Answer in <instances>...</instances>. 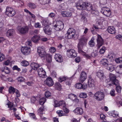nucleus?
Returning a JSON list of instances; mask_svg holds the SVG:
<instances>
[{
	"label": "nucleus",
	"mask_w": 122,
	"mask_h": 122,
	"mask_svg": "<svg viewBox=\"0 0 122 122\" xmlns=\"http://www.w3.org/2000/svg\"><path fill=\"white\" fill-rule=\"evenodd\" d=\"M37 52L39 56L41 58L46 57L47 62L51 63L52 61V56L50 54H46L44 47H39L37 48Z\"/></svg>",
	"instance_id": "1"
},
{
	"label": "nucleus",
	"mask_w": 122,
	"mask_h": 122,
	"mask_svg": "<svg viewBox=\"0 0 122 122\" xmlns=\"http://www.w3.org/2000/svg\"><path fill=\"white\" fill-rule=\"evenodd\" d=\"M111 116L113 117H116L118 115V112L116 111H114L113 112H112L111 113Z\"/></svg>",
	"instance_id": "49"
},
{
	"label": "nucleus",
	"mask_w": 122,
	"mask_h": 122,
	"mask_svg": "<svg viewBox=\"0 0 122 122\" xmlns=\"http://www.w3.org/2000/svg\"><path fill=\"white\" fill-rule=\"evenodd\" d=\"M30 65L32 68L35 70H37L40 66V65L35 62L32 63Z\"/></svg>",
	"instance_id": "26"
},
{
	"label": "nucleus",
	"mask_w": 122,
	"mask_h": 122,
	"mask_svg": "<svg viewBox=\"0 0 122 122\" xmlns=\"http://www.w3.org/2000/svg\"><path fill=\"white\" fill-rule=\"evenodd\" d=\"M5 13L9 16L12 17L15 15L16 12L12 8L7 6L6 8Z\"/></svg>",
	"instance_id": "3"
},
{
	"label": "nucleus",
	"mask_w": 122,
	"mask_h": 122,
	"mask_svg": "<svg viewBox=\"0 0 122 122\" xmlns=\"http://www.w3.org/2000/svg\"><path fill=\"white\" fill-rule=\"evenodd\" d=\"M87 41V39L86 37H82L80 39L78 45L83 46L86 45Z\"/></svg>",
	"instance_id": "16"
},
{
	"label": "nucleus",
	"mask_w": 122,
	"mask_h": 122,
	"mask_svg": "<svg viewBox=\"0 0 122 122\" xmlns=\"http://www.w3.org/2000/svg\"><path fill=\"white\" fill-rule=\"evenodd\" d=\"M29 28L27 26H25L22 27L19 29V31L22 34H25L28 33Z\"/></svg>",
	"instance_id": "14"
},
{
	"label": "nucleus",
	"mask_w": 122,
	"mask_h": 122,
	"mask_svg": "<svg viewBox=\"0 0 122 122\" xmlns=\"http://www.w3.org/2000/svg\"><path fill=\"white\" fill-rule=\"evenodd\" d=\"M106 67L107 69L110 71H112L115 70L114 66L112 64H108Z\"/></svg>",
	"instance_id": "29"
},
{
	"label": "nucleus",
	"mask_w": 122,
	"mask_h": 122,
	"mask_svg": "<svg viewBox=\"0 0 122 122\" xmlns=\"http://www.w3.org/2000/svg\"><path fill=\"white\" fill-rule=\"evenodd\" d=\"M67 78L66 77H60L58 79V81L61 82L65 80H66Z\"/></svg>",
	"instance_id": "45"
},
{
	"label": "nucleus",
	"mask_w": 122,
	"mask_h": 122,
	"mask_svg": "<svg viewBox=\"0 0 122 122\" xmlns=\"http://www.w3.org/2000/svg\"><path fill=\"white\" fill-rule=\"evenodd\" d=\"M56 112L59 116L61 117L63 115V111L61 110H58L56 111Z\"/></svg>",
	"instance_id": "55"
},
{
	"label": "nucleus",
	"mask_w": 122,
	"mask_h": 122,
	"mask_svg": "<svg viewBox=\"0 0 122 122\" xmlns=\"http://www.w3.org/2000/svg\"><path fill=\"white\" fill-rule=\"evenodd\" d=\"M29 116L31 118H32L33 119L36 120V117L35 115L33 113H30L29 114Z\"/></svg>",
	"instance_id": "59"
},
{
	"label": "nucleus",
	"mask_w": 122,
	"mask_h": 122,
	"mask_svg": "<svg viewBox=\"0 0 122 122\" xmlns=\"http://www.w3.org/2000/svg\"><path fill=\"white\" fill-rule=\"evenodd\" d=\"M83 46L78 45V52L82 54L83 55V53H85L82 50Z\"/></svg>",
	"instance_id": "41"
},
{
	"label": "nucleus",
	"mask_w": 122,
	"mask_h": 122,
	"mask_svg": "<svg viewBox=\"0 0 122 122\" xmlns=\"http://www.w3.org/2000/svg\"><path fill=\"white\" fill-rule=\"evenodd\" d=\"M54 58L56 60L57 62H61L63 61L62 56L59 54H56L54 56Z\"/></svg>",
	"instance_id": "18"
},
{
	"label": "nucleus",
	"mask_w": 122,
	"mask_h": 122,
	"mask_svg": "<svg viewBox=\"0 0 122 122\" xmlns=\"http://www.w3.org/2000/svg\"><path fill=\"white\" fill-rule=\"evenodd\" d=\"M30 99L31 102L33 103H34L36 100V98L34 97H31Z\"/></svg>",
	"instance_id": "63"
},
{
	"label": "nucleus",
	"mask_w": 122,
	"mask_h": 122,
	"mask_svg": "<svg viewBox=\"0 0 122 122\" xmlns=\"http://www.w3.org/2000/svg\"><path fill=\"white\" fill-rule=\"evenodd\" d=\"M55 87L56 89L59 90H60L61 89V86L58 82H56L55 83Z\"/></svg>",
	"instance_id": "33"
},
{
	"label": "nucleus",
	"mask_w": 122,
	"mask_h": 122,
	"mask_svg": "<svg viewBox=\"0 0 122 122\" xmlns=\"http://www.w3.org/2000/svg\"><path fill=\"white\" fill-rule=\"evenodd\" d=\"M115 61L118 63H121L122 62V57H120L116 58L115 60Z\"/></svg>",
	"instance_id": "50"
},
{
	"label": "nucleus",
	"mask_w": 122,
	"mask_h": 122,
	"mask_svg": "<svg viewBox=\"0 0 122 122\" xmlns=\"http://www.w3.org/2000/svg\"><path fill=\"white\" fill-rule=\"evenodd\" d=\"M109 77L110 78V80L112 82L116 79V77L115 75L112 73L110 74Z\"/></svg>",
	"instance_id": "35"
},
{
	"label": "nucleus",
	"mask_w": 122,
	"mask_h": 122,
	"mask_svg": "<svg viewBox=\"0 0 122 122\" xmlns=\"http://www.w3.org/2000/svg\"><path fill=\"white\" fill-rule=\"evenodd\" d=\"M61 14L63 16L65 17H70L72 15L71 13V12L67 11L62 12Z\"/></svg>",
	"instance_id": "24"
},
{
	"label": "nucleus",
	"mask_w": 122,
	"mask_h": 122,
	"mask_svg": "<svg viewBox=\"0 0 122 122\" xmlns=\"http://www.w3.org/2000/svg\"><path fill=\"white\" fill-rule=\"evenodd\" d=\"M40 37L39 36L36 35L31 38L32 41L34 42H37L40 39Z\"/></svg>",
	"instance_id": "31"
},
{
	"label": "nucleus",
	"mask_w": 122,
	"mask_h": 122,
	"mask_svg": "<svg viewBox=\"0 0 122 122\" xmlns=\"http://www.w3.org/2000/svg\"><path fill=\"white\" fill-rule=\"evenodd\" d=\"M71 81V80L70 78H67L66 80V85H70Z\"/></svg>",
	"instance_id": "53"
},
{
	"label": "nucleus",
	"mask_w": 122,
	"mask_h": 122,
	"mask_svg": "<svg viewBox=\"0 0 122 122\" xmlns=\"http://www.w3.org/2000/svg\"><path fill=\"white\" fill-rule=\"evenodd\" d=\"M101 12L106 16L108 17L111 14V12L109 8L107 7H103L102 8Z\"/></svg>",
	"instance_id": "6"
},
{
	"label": "nucleus",
	"mask_w": 122,
	"mask_h": 122,
	"mask_svg": "<svg viewBox=\"0 0 122 122\" xmlns=\"http://www.w3.org/2000/svg\"><path fill=\"white\" fill-rule=\"evenodd\" d=\"M21 65L24 66H27L29 65L28 62L26 61H24L21 63Z\"/></svg>",
	"instance_id": "47"
},
{
	"label": "nucleus",
	"mask_w": 122,
	"mask_h": 122,
	"mask_svg": "<svg viewBox=\"0 0 122 122\" xmlns=\"http://www.w3.org/2000/svg\"><path fill=\"white\" fill-rule=\"evenodd\" d=\"M100 63L103 66L106 67L108 64V60L106 59L103 58L100 61Z\"/></svg>",
	"instance_id": "25"
},
{
	"label": "nucleus",
	"mask_w": 122,
	"mask_h": 122,
	"mask_svg": "<svg viewBox=\"0 0 122 122\" xmlns=\"http://www.w3.org/2000/svg\"><path fill=\"white\" fill-rule=\"evenodd\" d=\"M1 70L2 72H4L7 74L9 73L10 72V69L6 66L3 67Z\"/></svg>",
	"instance_id": "30"
},
{
	"label": "nucleus",
	"mask_w": 122,
	"mask_h": 122,
	"mask_svg": "<svg viewBox=\"0 0 122 122\" xmlns=\"http://www.w3.org/2000/svg\"><path fill=\"white\" fill-rule=\"evenodd\" d=\"M105 47L104 46L102 47L99 51V53L101 54H103L105 52Z\"/></svg>",
	"instance_id": "52"
},
{
	"label": "nucleus",
	"mask_w": 122,
	"mask_h": 122,
	"mask_svg": "<svg viewBox=\"0 0 122 122\" xmlns=\"http://www.w3.org/2000/svg\"><path fill=\"white\" fill-rule=\"evenodd\" d=\"M115 90L114 89H112L110 92V93L111 95L113 97L115 95Z\"/></svg>",
	"instance_id": "61"
},
{
	"label": "nucleus",
	"mask_w": 122,
	"mask_h": 122,
	"mask_svg": "<svg viewBox=\"0 0 122 122\" xmlns=\"http://www.w3.org/2000/svg\"><path fill=\"white\" fill-rule=\"evenodd\" d=\"M75 98H76V96L74 94H71L69 95V98L72 101L74 100Z\"/></svg>",
	"instance_id": "42"
},
{
	"label": "nucleus",
	"mask_w": 122,
	"mask_h": 122,
	"mask_svg": "<svg viewBox=\"0 0 122 122\" xmlns=\"http://www.w3.org/2000/svg\"><path fill=\"white\" fill-rule=\"evenodd\" d=\"M42 23L43 25L45 26H48V25H50L51 23L50 21L47 18H46L43 20Z\"/></svg>",
	"instance_id": "28"
},
{
	"label": "nucleus",
	"mask_w": 122,
	"mask_h": 122,
	"mask_svg": "<svg viewBox=\"0 0 122 122\" xmlns=\"http://www.w3.org/2000/svg\"><path fill=\"white\" fill-rule=\"evenodd\" d=\"M96 75L101 80H103L105 77L104 73L102 71H99L97 72Z\"/></svg>",
	"instance_id": "22"
},
{
	"label": "nucleus",
	"mask_w": 122,
	"mask_h": 122,
	"mask_svg": "<svg viewBox=\"0 0 122 122\" xmlns=\"http://www.w3.org/2000/svg\"><path fill=\"white\" fill-rule=\"evenodd\" d=\"M94 38H92L91 40L89 43V45L91 47L95 45V43L94 41Z\"/></svg>",
	"instance_id": "39"
},
{
	"label": "nucleus",
	"mask_w": 122,
	"mask_h": 122,
	"mask_svg": "<svg viewBox=\"0 0 122 122\" xmlns=\"http://www.w3.org/2000/svg\"><path fill=\"white\" fill-rule=\"evenodd\" d=\"M79 96L81 98H84L87 97V95L85 92H82L80 94Z\"/></svg>",
	"instance_id": "38"
},
{
	"label": "nucleus",
	"mask_w": 122,
	"mask_h": 122,
	"mask_svg": "<svg viewBox=\"0 0 122 122\" xmlns=\"http://www.w3.org/2000/svg\"><path fill=\"white\" fill-rule=\"evenodd\" d=\"M40 3L42 5L48 4L50 1V0H39Z\"/></svg>",
	"instance_id": "34"
},
{
	"label": "nucleus",
	"mask_w": 122,
	"mask_h": 122,
	"mask_svg": "<svg viewBox=\"0 0 122 122\" xmlns=\"http://www.w3.org/2000/svg\"><path fill=\"white\" fill-rule=\"evenodd\" d=\"M89 78L88 81L89 86L90 87H93L95 85L94 80L91 76H89Z\"/></svg>",
	"instance_id": "20"
},
{
	"label": "nucleus",
	"mask_w": 122,
	"mask_h": 122,
	"mask_svg": "<svg viewBox=\"0 0 122 122\" xmlns=\"http://www.w3.org/2000/svg\"><path fill=\"white\" fill-rule=\"evenodd\" d=\"M28 6L30 9H34L36 7V5L33 3H29L28 5Z\"/></svg>",
	"instance_id": "32"
},
{
	"label": "nucleus",
	"mask_w": 122,
	"mask_h": 122,
	"mask_svg": "<svg viewBox=\"0 0 122 122\" xmlns=\"http://www.w3.org/2000/svg\"><path fill=\"white\" fill-rule=\"evenodd\" d=\"M55 29L56 31L61 30L63 28L64 24L61 21H57L56 24L54 25Z\"/></svg>",
	"instance_id": "8"
},
{
	"label": "nucleus",
	"mask_w": 122,
	"mask_h": 122,
	"mask_svg": "<svg viewBox=\"0 0 122 122\" xmlns=\"http://www.w3.org/2000/svg\"><path fill=\"white\" fill-rule=\"evenodd\" d=\"M38 73L39 76L42 78L46 77V73L42 68H39L38 70Z\"/></svg>",
	"instance_id": "11"
},
{
	"label": "nucleus",
	"mask_w": 122,
	"mask_h": 122,
	"mask_svg": "<svg viewBox=\"0 0 122 122\" xmlns=\"http://www.w3.org/2000/svg\"><path fill=\"white\" fill-rule=\"evenodd\" d=\"M104 95L103 93L100 91L96 93L94 96V98L98 101L102 100L104 98Z\"/></svg>",
	"instance_id": "4"
},
{
	"label": "nucleus",
	"mask_w": 122,
	"mask_h": 122,
	"mask_svg": "<svg viewBox=\"0 0 122 122\" xmlns=\"http://www.w3.org/2000/svg\"><path fill=\"white\" fill-rule=\"evenodd\" d=\"M81 19L84 23H86L87 22V20L84 15H81Z\"/></svg>",
	"instance_id": "54"
},
{
	"label": "nucleus",
	"mask_w": 122,
	"mask_h": 122,
	"mask_svg": "<svg viewBox=\"0 0 122 122\" xmlns=\"http://www.w3.org/2000/svg\"><path fill=\"white\" fill-rule=\"evenodd\" d=\"M17 79L18 81L20 82H22L25 80V79L22 76H19Z\"/></svg>",
	"instance_id": "48"
},
{
	"label": "nucleus",
	"mask_w": 122,
	"mask_h": 122,
	"mask_svg": "<svg viewBox=\"0 0 122 122\" xmlns=\"http://www.w3.org/2000/svg\"><path fill=\"white\" fill-rule=\"evenodd\" d=\"M121 89L122 87L120 86V85L116 86V90L117 92L120 93L121 92Z\"/></svg>",
	"instance_id": "43"
},
{
	"label": "nucleus",
	"mask_w": 122,
	"mask_h": 122,
	"mask_svg": "<svg viewBox=\"0 0 122 122\" xmlns=\"http://www.w3.org/2000/svg\"><path fill=\"white\" fill-rule=\"evenodd\" d=\"M97 41V46L99 49L102 45L104 43L102 39L100 36L98 35Z\"/></svg>",
	"instance_id": "12"
},
{
	"label": "nucleus",
	"mask_w": 122,
	"mask_h": 122,
	"mask_svg": "<svg viewBox=\"0 0 122 122\" xmlns=\"http://www.w3.org/2000/svg\"><path fill=\"white\" fill-rule=\"evenodd\" d=\"M15 96L16 97H19L20 96V94L19 91L17 89L15 92Z\"/></svg>",
	"instance_id": "57"
},
{
	"label": "nucleus",
	"mask_w": 122,
	"mask_h": 122,
	"mask_svg": "<svg viewBox=\"0 0 122 122\" xmlns=\"http://www.w3.org/2000/svg\"><path fill=\"white\" fill-rule=\"evenodd\" d=\"M51 93L48 91H46L45 93V96L46 97L48 98L51 96Z\"/></svg>",
	"instance_id": "51"
},
{
	"label": "nucleus",
	"mask_w": 122,
	"mask_h": 122,
	"mask_svg": "<svg viewBox=\"0 0 122 122\" xmlns=\"http://www.w3.org/2000/svg\"><path fill=\"white\" fill-rule=\"evenodd\" d=\"M15 32V30L13 29L9 30L6 33V35L8 37L13 36Z\"/></svg>",
	"instance_id": "27"
},
{
	"label": "nucleus",
	"mask_w": 122,
	"mask_h": 122,
	"mask_svg": "<svg viewBox=\"0 0 122 122\" xmlns=\"http://www.w3.org/2000/svg\"><path fill=\"white\" fill-rule=\"evenodd\" d=\"M86 78V73L82 71L80 75V81L82 83L85 80Z\"/></svg>",
	"instance_id": "15"
},
{
	"label": "nucleus",
	"mask_w": 122,
	"mask_h": 122,
	"mask_svg": "<svg viewBox=\"0 0 122 122\" xmlns=\"http://www.w3.org/2000/svg\"><path fill=\"white\" fill-rule=\"evenodd\" d=\"M76 32L74 29L69 28L67 31V37L68 39H74L75 37Z\"/></svg>",
	"instance_id": "2"
},
{
	"label": "nucleus",
	"mask_w": 122,
	"mask_h": 122,
	"mask_svg": "<svg viewBox=\"0 0 122 122\" xmlns=\"http://www.w3.org/2000/svg\"><path fill=\"white\" fill-rule=\"evenodd\" d=\"M75 87L78 89H82L83 90L86 89L87 87L86 85H83L82 84L79 83H76L75 85Z\"/></svg>",
	"instance_id": "19"
},
{
	"label": "nucleus",
	"mask_w": 122,
	"mask_h": 122,
	"mask_svg": "<svg viewBox=\"0 0 122 122\" xmlns=\"http://www.w3.org/2000/svg\"><path fill=\"white\" fill-rule=\"evenodd\" d=\"M5 58L4 54L0 52V62H2L5 59Z\"/></svg>",
	"instance_id": "44"
},
{
	"label": "nucleus",
	"mask_w": 122,
	"mask_h": 122,
	"mask_svg": "<svg viewBox=\"0 0 122 122\" xmlns=\"http://www.w3.org/2000/svg\"><path fill=\"white\" fill-rule=\"evenodd\" d=\"M21 50L22 53L25 55H29L30 53V48L28 46H26L25 47H22Z\"/></svg>",
	"instance_id": "9"
},
{
	"label": "nucleus",
	"mask_w": 122,
	"mask_h": 122,
	"mask_svg": "<svg viewBox=\"0 0 122 122\" xmlns=\"http://www.w3.org/2000/svg\"><path fill=\"white\" fill-rule=\"evenodd\" d=\"M74 112L77 114L81 115L83 112V109L81 108L77 107L76 108L74 111Z\"/></svg>",
	"instance_id": "21"
},
{
	"label": "nucleus",
	"mask_w": 122,
	"mask_h": 122,
	"mask_svg": "<svg viewBox=\"0 0 122 122\" xmlns=\"http://www.w3.org/2000/svg\"><path fill=\"white\" fill-rule=\"evenodd\" d=\"M84 3L81 0L78 1L76 3V6L77 8L80 10H82L83 8H84Z\"/></svg>",
	"instance_id": "13"
},
{
	"label": "nucleus",
	"mask_w": 122,
	"mask_h": 122,
	"mask_svg": "<svg viewBox=\"0 0 122 122\" xmlns=\"http://www.w3.org/2000/svg\"><path fill=\"white\" fill-rule=\"evenodd\" d=\"M25 45L26 46H28V47H30V46L32 45L31 41L30 40L28 41L25 43Z\"/></svg>",
	"instance_id": "60"
},
{
	"label": "nucleus",
	"mask_w": 122,
	"mask_h": 122,
	"mask_svg": "<svg viewBox=\"0 0 122 122\" xmlns=\"http://www.w3.org/2000/svg\"><path fill=\"white\" fill-rule=\"evenodd\" d=\"M46 101V99L44 97H43L41 98L39 101L40 104L42 105L44 104Z\"/></svg>",
	"instance_id": "46"
},
{
	"label": "nucleus",
	"mask_w": 122,
	"mask_h": 122,
	"mask_svg": "<svg viewBox=\"0 0 122 122\" xmlns=\"http://www.w3.org/2000/svg\"><path fill=\"white\" fill-rule=\"evenodd\" d=\"M67 56L69 57L74 58L77 56L75 51L73 49H68L67 51Z\"/></svg>",
	"instance_id": "5"
},
{
	"label": "nucleus",
	"mask_w": 122,
	"mask_h": 122,
	"mask_svg": "<svg viewBox=\"0 0 122 122\" xmlns=\"http://www.w3.org/2000/svg\"><path fill=\"white\" fill-rule=\"evenodd\" d=\"M59 103L60 106H62L63 107H64V106H66V105L65 104V102L63 101H60L59 102Z\"/></svg>",
	"instance_id": "64"
},
{
	"label": "nucleus",
	"mask_w": 122,
	"mask_h": 122,
	"mask_svg": "<svg viewBox=\"0 0 122 122\" xmlns=\"http://www.w3.org/2000/svg\"><path fill=\"white\" fill-rule=\"evenodd\" d=\"M100 2L101 5H104L107 3V0H100Z\"/></svg>",
	"instance_id": "58"
},
{
	"label": "nucleus",
	"mask_w": 122,
	"mask_h": 122,
	"mask_svg": "<svg viewBox=\"0 0 122 122\" xmlns=\"http://www.w3.org/2000/svg\"><path fill=\"white\" fill-rule=\"evenodd\" d=\"M63 110L64 112L66 113H68L69 112L68 110L66 107L65 106H64L63 107Z\"/></svg>",
	"instance_id": "62"
},
{
	"label": "nucleus",
	"mask_w": 122,
	"mask_h": 122,
	"mask_svg": "<svg viewBox=\"0 0 122 122\" xmlns=\"http://www.w3.org/2000/svg\"><path fill=\"white\" fill-rule=\"evenodd\" d=\"M84 7H86V9L88 11H91V13H94L95 10L92 8V4L90 3L85 2L84 3Z\"/></svg>",
	"instance_id": "7"
},
{
	"label": "nucleus",
	"mask_w": 122,
	"mask_h": 122,
	"mask_svg": "<svg viewBox=\"0 0 122 122\" xmlns=\"http://www.w3.org/2000/svg\"><path fill=\"white\" fill-rule=\"evenodd\" d=\"M50 51L51 53H53L56 51V49L55 47H52L50 48Z\"/></svg>",
	"instance_id": "56"
},
{
	"label": "nucleus",
	"mask_w": 122,
	"mask_h": 122,
	"mask_svg": "<svg viewBox=\"0 0 122 122\" xmlns=\"http://www.w3.org/2000/svg\"><path fill=\"white\" fill-rule=\"evenodd\" d=\"M44 83L48 86H51L54 84V82L52 78L49 77L46 78L44 81Z\"/></svg>",
	"instance_id": "10"
},
{
	"label": "nucleus",
	"mask_w": 122,
	"mask_h": 122,
	"mask_svg": "<svg viewBox=\"0 0 122 122\" xmlns=\"http://www.w3.org/2000/svg\"><path fill=\"white\" fill-rule=\"evenodd\" d=\"M107 30L109 33L112 34H114L116 32L115 28L113 26H109L107 28Z\"/></svg>",
	"instance_id": "23"
},
{
	"label": "nucleus",
	"mask_w": 122,
	"mask_h": 122,
	"mask_svg": "<svg viewBox=\"0 0 122 122\" xmlns=\"http://www.w3.org/2000/svg\"><path fill=\"white\" fill-rule=\"evenodd\" d=\"M112 84L115 85L116 86L119 85H120L119 81L117 79H115V80L112 81Z\"/></svg>",
	"instance_id": "40"
},
{
	"label": "nucleus",
	"mask_w": 122,
	"mask_h": 122,
	"mask_svg": "<svg viewBox=\"0 0 122 122\" xmlns=\"http://www.w3.org/2000/svg\"><path fill=\"white\" fill-rule=\"evenodd\" d=\"M43 107L42 106L38 110V112L39 115H41L43 114Z\"/></svg>",
	"instance_id": "37"
},
{
	"label": "nucleus",
	"mask_w": 122,
	"mask_h": 122,
	"mask_svg": "<svg viewBox=\"0 0 122 122\" xmlns=\"http://www.w3.org/2000/svg\"><path fill=\"white\" fill-rule=\"evenodd\" d=\"M16 90L15 88L14 87L11 86L9 87V91L10 93H14Z\"/></svg>",
	"instance_id": "36"
},
{
	"label": "nucleus",
	"mask_w": 122,
	"mask_h": 122,
	"mask_svg": "<svg viewBox=\"0 0 122 122\" xmlns=\"http://www.w3.org/2000/svg\"><path fill=\"white\" fill-rule=\"evenodd\" d=\"M43 30L46 34L50 35L51 33V29L49 26H46L44 28Z\"/></svg>",
	"instance_id": "17"
}]
</instances>
